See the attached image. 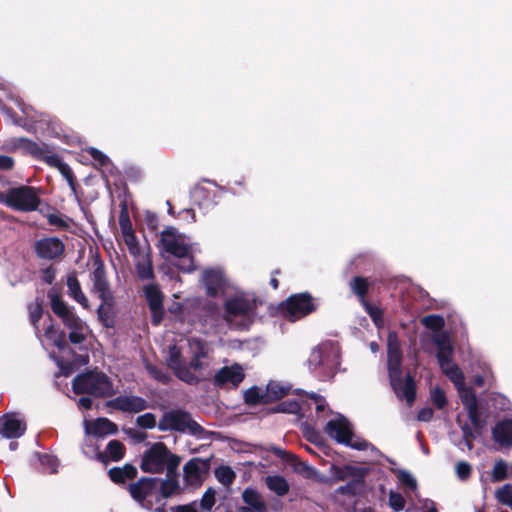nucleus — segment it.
<instances>
[{
	"label": "nucleus",
	"instance_id": "obj_1",
	"mask_svg": "<svg viewBox=\"0 0 512 512\" xmlns=\"http://www.w3.org/2000/svg\"><path fill=\"white\" fill-rule=\"evenodd\" d=\"M422 324L435 331L434 342L437 346V359L442 372L456 387L459 397L467 410L468 417L476 429L482 427L479 418L478 405L475 393L465 386L462 370L453 362V346L450 337L439 331L444 326V319L438 315H428L422 318Z\"/></svg>",
	"mask_w": 512,
	"mask_h": 512
},
{
	"label": "nucleus",
	"instance_id": "obj_2",
	"mask_svg": "<svg viewBox=\"0 0 512 512\" xmlns=\"http://www.w3.org/2000/svg\"><path fill=\"white\" fill-rule=\"evenodd\" d=\"M187 353L190 360L185 363L182 360L181 351L173 346L169 350L167 363L180 380L193 384L208 373L211 365V349L206 342L198 338H191L188 340Z\"/></svg>",
	"mask_w": 512,
	"mask_h": 512
},
{
	"label": "nucleus",
	"instance_id": "obj_3",
	"mask_svg": "<svg viewBox=\"0 0 512 512\" xmlns=\"http://www.w3.org/2000/svg\"><path fill=\"white\" fill-rule=\"evenodd\" d=\"M40 341L46 350L50 351L51 357L57 362V365L64 376L69 375L75 368L86 365L89 362L87 355L80 356L74 361H70V349L65 340V334L50 324L44 335L40 336Z\"/></svg>",
	"mask_w": 512,
	"mask_h": 512
},
{
	"label": "nucleus",
	"instance_id": "obj_4",
	"mask_svg": "<svg viewBox=\"0 0 512 512\" xmlns=\"http://www.w3.org/2000/svg\"><path fill=\"white\" fill-rule=\"evenodd\" d=\"M160 249L179 260L178 268L184 272L194 270L195 246L190 239L174 228H167L160 235Z\"/></svg>",
	"mask_w": 512,
	"mask_h": 512
},
{
	"label": "nucleus",
	"instance_id": "obj_5",
	"mask_svg": "<svg viewBox=\"0 0 512 512\" xmlns=\"http://www.w3.org/2000/svg\"><path fill=\"white\" fill-rule=\"evenodd\" d=\"M388 370L391 385L401 399L411 405L415 399V384L410 376H407L404 381L401 379V351L397 335L390 332L388 335Z\"/></svg>",
	"mask_w": 512,
	"mask_h": 512
},
{
	"label": "nucleus",
	"instance_id": "obj_6",
	"mask_svg": "<svg viewBox=\"0 0 512 512\" xmlns=\"http://www.w3.org/2000/svg\"><path fill=\"white\" fill-rule=\"evenodd\" d=\"M51 308L59 316L64 325L69 329V340L74 344L84 342L90 333V329L55 293H49Z\"/></svg>",
	"mask_w": 512,
	"mask_h": 512
},
{
	"label": "nucleus",
	"instance_id": "obj_7",
	"mask_svg": "<svg viewBox=\"0 0 512 512\" xmlns=\"http://www.w3.org/2000/svg\"><path fill=\"white\" fill-rule=\"evenodd\" d=\"M129 491L143 508L154 512H164L165 501L161 494L159 482L154 479H141L130 485Z\"/></svg>",
	"mask_w": 512,
	"mask_h": 512
},
{
	"label": "nucleus",
	"instance_id": "obj_8",
	"mask_svg": "<svg viewBox=\"0 0 512 512\" xmlns=\"http://www.w3.org/2000/svg\"><path fill=\"white\" fill-rule=\"evenodd\" d=\"M73 390L77 394L87 393L98 397L114 394L113 384L102 372L89 371L73 380Z\"/></svg>",
	"mask_w": 512,
	"mask_h": 512
},
{
	"label": "nucleus",
	"instance_id": "obj_9",
	"mask_svg": "<svg viewBox=\"0 0 512 512\" xmlns=\"http://www.w3.org/2000/svg\"><path fill=\"white\" fill-rule=\"evenodd\" d=\"M324 431L336 442L345 444L353 449L367 450L371 447L366 440L353 434L349 422L342 415H336L334 419L328 421Z\"/></svg>",
	"mask_w": 512,
	"mask_h": 512
},
{
	"label": "nucleus",
	"instance_id": "obj_10",
	"mask_svg": "<svg viewBox=\"0 0 512 512\" xmlns=\"http://www.w3.org/2000/svg\"><path fill=\"white\" fill-rule=\"evenodd\" d=\"M179 461L174 458L162 443L153 445L143 456L141 468L144 472L159 473L164 469L172 470Z\"/></svg>",
	"mask_w": 512,
	"mask_h": 512
},
{
	"label": "nucleus",
	"instance_id": "obj_11",
	"mask_svg": "<svg viewBox=\"0 0 512 512\" xmlns=\"http://www.w3.org/2000/svg\"><path fill=\"white\" fill-rule=\"evenodd\" d=\"M315 309L316 304L307 293L292 295L280 307L283 316L292 322L305 317Z\"/></svg>",
	"mask_w": 512,
	"mask_h": 512
},
{
	"label": "nucleus",
	"instance_id": "obj_12",
	"mask_svg": "<svg viewBox=\"0 0 512 512\" xmlns=\"http://www.w3.org/2000/svg\"><path fill=\"white\" fill-rule=\"evenodd\" d=\"M5 203L17 210L32 211L39 204V198L31 187H18L10 189L5 196Z\"/></svg>",
	"mask_w": 512,
	"mask_h": 512
},
{
	"label": "nucleus",
	"instance_id": "obj_13",
	"mask_svg": "<svg viewBox=\"0 0 512 512\" xmlns=\"http://www.w3.org/2000/svg\"><path fill=\"white\" fill-rule=\"evenodd\" d=\"M158 427L162 431L177 430L191 434H197L200 430V426L187 413L181 411L165 413L159 421Z\"/></svg>",
	"mask_w": 512,
	"mask_h": 512
},
{
	"label": "nucleus",
	"instance_id": "obj_14",
	"mask_svg": "<svg viewBox=\"0 0 512 512\" xmlns=\"http://www.w3.org/2000/svg\"><path fill=\"white\" fill-rule=\"evenodd\" d=\"M254 304L244 297L238 295L226 302V312L228 321L234 322L238 317L242 318L240 327L246 328L252 321Z\"/></svg>",
	"mask_w": 512,
	"mask_h": 512
},
{
	"label": "nucleus",
	"instance_id": "obj_15",
	"mask_svg": "<svg viewBox=\"0 0 512 512\" xmlns=\"http://www.w3.org/2000/svg\"><path fill=\"white\" fill-rule=\"evenodd\" d=\"M144 293L152 314V322L159 325L164 317L163 294L154 284L146 285Z\"/></svg>",
	"mask_w": 512,
	"mask_h": 512
},
{
	"label": "nucleus",
	"instance_id": "obj_16",
	"mask_svg": "<svg viewBox=\"0 0 512 512\" xmlns=\"http://www.w3.org/2000/svg\"><path fill=\"white\" fill-rule=\"evenodd\" d=\"M26 430L24 420L15 413L0 417V434L5 438H19Z\"/></svg>",
	"mask_w": 512,
	"mask_h": 512
},
{
	"label": "nucleus",
	"instance_id": "obj_17",
	"mask_svg": "<svg viewBox=\"0 0 512 512\" xmlns=\"http://www.w3.org/2000/svg\"><path fill=\"white\" fill-rule=\"evenodd\" d=\"M36 254L43 259L52 260L60 257L64 252V244L55 237L43 238L34 244Z\"/></svg>",
	"mask_w": 512,
	"mask_h": 512
},
{
	"label": "nucleus",
	"instance_id": "obj_18",
	"mask_svg": "<svg viewBox=\"0 0 512 512\" xmlns=\"http://www.w3.org/2000/svg\"><path fill=\"white\" fill-rule=\"evenodd\" d=\"M207 470V461L199 458H193L184 466V479L190 486H199L202 483Z\"/></svg>",
	"mask_w": 512,
	"mask_h": 512
},
{
	"label": "nucleus",
	"instance_id": "obj_19",
	"mask_svg": "<svg viewBox=\"0 0 512 512\" xmlns=\"http://www.w3.org/2000/svg\"><path fill=\"white\" fill-rule=\"evenodd\" d=\"M202 282L206 287L207 294L215 296L224 292L226 282L220 269H207L203 272Z\"/></svg>",
	"mask_w": 512,
	"mask_h": 512
},
{
	"label": "nucleus",
	"instance_id": "obj_20",
	"mask_svg": "<svg viewBox=\"0 0 512 512\" xmlns=\"http://www.w3.org/2000/svg\"><path fill=\"white\" fill-rule=\"evenodd\" d=\"M244 369L239 364L225 366L221 368L215 375V380L220 385L237 386L243 379Z\"/></svg>",
	"mask_w": 512,
	"mask_h": 512
},
{
	"label": "nucleus",
	"instance_id": "obj_21",
	"mask_svg": "<svg viewBox=\"0 0 512 512\" xmlns=\"http://www.w3.org/2000/svg\"><path fill=\"white\" fill-rule=\"evenodd\" d=\"M86 435L106 436L116 432V426L106 418H99L94 421L84 420Z\"/></svg>",
	"mask_w": 512,
	"mask_h": 512
},
{
	"label": "nucleus",
	"instance_id": "obj_22",
	"mask_svg": "<svg viewBox=\"0 0 512 512\" xmlns=\"http://www.w3.org/2000/svg\"><path fill=\"white\" fill-rule=\"evenodd\" d=\"M92 281L95 292L98 293L99 297L104 301V303L98 309L99 316H102L105 305L108 304L111 299V294L102 268L98 267L94 271Z\"/></svg>",
	"mask_w": 512,
	"mask_h": 512
},
{
	"label": "nucleus",
	"instance_id": "obj_23",
	"mask_svg": "<svg viewBox=\"0 0 512 512\" xmlns=\"http://www.w3.org/2000/svg\"><path fill=\"white\" fill-rule=\"evenodd\" d=\"M113 406L125 412H140L146 408V401L137 396H122L113 401Z\"/></svg>",
	"mask_w": 512,
	"mask_h": 512
},
{
	"label": "nucleus",
	"instance_id": "obj_24",
	"mask_svg": "<svg viewBox=\"0 0 512 512\" xmlns=\"http://www.w3.org/2000/svg\"><path fill=\"white\" fill-rule=\"evenodd\" d=\"M494 440L505 446H512V421H503L493 430Z\"/></svg>",
	"mask_w": 512,
	"mask_h": 512
},
{
	"label": "nucleus",
	"instance_id": "obj_25",
	"mask_svg": "<svg viewBox=\"0 0 512 512\" xmlns=\"http://www.w3.org/2000/svg\"><path fill=\"white\" fill-rule=\"evenodd\" d=\"M330 474L335 481H344L350 478L356 479L361 476L360 469L351 465H332L330 468Z\"/></svg>",
	"mask_w": 512,
	"mask_h": 512
},
{
	"label": "nucleus",
	"instance_id": "obj_26",
	"mask_svg": "<svg viewBox=\"0 0 512 512\" xmlns=\"http://www.w3.org/2000/svg\"><path fill=\"white\" fill-rule=\"evenodd\" d=\"M67 287L68 294L71 296L76 302H78L83 308H89V302L86 296L83 294L80 283L77 280L75 275H69L67 277Z\"/></svg>",
	"mask_w": 512,
	"mask_h": 512
},
{
	"label": "nucleus",
	"instance_id": "obj_27",
	"mask_svg": "<svg viewBox=\"0 0 512 512\" xmlns=\"http://www.w3.org/2000/svg\"><path fill=\"white\" fill-rule=\"evenodd\" d=\"M243 501L248 505L247 508H251L256 512H265L266 505L262 496L254 489L247 488L243 492Z\"/></svg>",
	"mask_w": 512,
	"mask_h": 512
},
{
	"label": "nucleus",
	"instance_id": "obj_28",
	"mask_svg": "<svg viewBox=\"0 0 512 512\" xmlns=\"http://www.w3.org/2000/svg\"><path fill=\"white\" fill-rule=\"evenodd\" d=\"M137 469L131 465H125L123 468H112L109 470L110 479L115 483H123L136 476Z\"/></svg>",
	"mask_w": 512,
	"mask_h": 512
},
{
	"label": "nucleus",
	"instance_id": "obj_29",
	"mask_svg": "<svg viewBox=\"0 0 512 512\" xmlns=\"http://www.w3.org/2000/svg\"><path fill=\"white\" fill-rule=\"evenodd\" d=\"M267 487L278 496L285 495L289 490V484L286 479L279 475L268 476L265 479Z\"/></svg>",
	"mask_w": 512,
	"mask_h": 512
},
{
	"label": "nucleus",
	"instance_id": "obj_30",
	"mask_svg": "<svg viewBox=\"0 0 512 512\" xmlns=\"http://www.w3.org/2000/svg\"><path fill=\"white\" fill-rule=\"evenodd\" d=\"M245 401L248 404L268 403L266 387H252L244 394Z\"/></svg>",
	"mask_w": 512,
	"mask_h": 512
},
{
	"label": "nucleus",
	"instance_id": "obj_31",
	"mask_svg": "<svg viewBox=\"0 0 512 512\" xmlns=\"http://www.w3.org/2000/svg\"><path fill=\"white\" fill-rule=\"evenodd\" d=\"M266 391L268 401L272 402L285 396L289 391V387L280 382L271 381L267 384Z\"/></svg>",
	"mask_w": 512,
	"mask_h": 512
},
{
	"label": "nucleus",
	"instance_id": "obj_32",
	"mask_svg": "<svg viewBox=\"0 0 512 512\" xmlns=\"http://www.w3.org/2000/svg\"><path fill=\"white\" fill-rule=\"evenodd\" d=\"M107 457L112 461H119L124 455V446L121 442L113 440L107 445Z\"/></svg>",
	"mask_w": 512,
	"mask_h": 512
},
{
	"label": "nucleus",
	"instance_id": "obj_33",
	"mask_svg": "<svg viewBox=\"0 0 512 512\" xmlns=\"http://www.w3.org/2000/svg\"><path fill=\"white\" fill-rule=\"evenodd\" d=\"M217 480L223 485H230L235 479L234 471L228 466H220L215 470Z\"/></svg>",
	"mask_w": 512,
	"mask_h": 512
},
{
	"label": "nucleus",
	"instance_id": "obj_34",
	"mask_svg": "<svg viewBox=\"0 0 512 512\" xmlns=\"http://www.w3.org/2000/svg\"><path fill=\"white\" fill-rule=\"evenodd\" d=\"M512 470L503 460L496 461L492 470V479L495 482L501 481L508 476V471Z\"/></svg>",
	"mask_w": 512,
	"mask_h": 512
},
{
	"label": "nucleus",
	"instance_id": "obj_35",
	"mask_svg": "<svg viewBox=\"0 0 512 512\" xmlns=\"http://www.w3.org/2000/svg\"><path fill=\"white\" fill-rule=\"evenodd\" d=\"M495 497L498 502L512 507V486L509 484L503 485L496 490Z\"/></svg>",
	"mask_w": 512,
	"mask_h": 512
},
{
	"label": "nucleus",
	"instance_id": "obj_36",
	"mask_svg": "<svg viewBox=\"0 0 512 512\" xmlns=\"http://www.w3.org/2000/svg\"><path fill=\"white\" fill-rule=\"evenodd\" d=\"M326 348H315L311 352L308 362L310 366L317 367V366H328V361L326 358H324V350Z\"/></svg>",
	"mask_w": 512,
	"mask_h": 512
},
{
	"label": "nucleus",
	"instance_id": "obj_37",
	"mask_svg": "<svg viewBox=\"0 0 512 512\" xmlns=\"http://www.w3.org/2000/svg\"><path fill=\"white\" fill-rule=\"evenodd\" d=\"M432 403L438 408L442 409L447 404L445 392L440 387H433L430 392Z\"/></svg>",
	"mask_w": 512,
	"mask_h": 512
},
{
	"label": "nucleus",
	"instance_id": "obj_38",
	"mask_svg": "<svg viewBox=\"0 0 512 512\" xmlns=\"http://www.w3.org/2000/svg\"><path fill=\"white\" fill-rule=\"evenodd\" d=\"M159 486L161 489V494L163 495V500L173 495L178 489V483L173 478H168L163 482H159Z\"/></svg>",
	"mask_w": 512,
	"mask_h": 512
},
{
	"label": "nucleus",
	"instance_id": "obj_39",
	"mask_svg": "<svg viewBox=\"0 0 512 512\" xmlns=\"http://www.w3.org/2000/svg\"><path fill=\"white\" fill-rule=\"evenodd\" d=\"M350 286L353 292L363 299L368 288L367 281L364 278L356 277L351 281ZM363 301L364 300H362V302Z\"/></svg>",
	"mask_w": 512,
	"mask_h": 512
},
{
	"label": "nucleus",
	"instance_id": "obj_40",
	"mask_svg": "<svg viewBox=\"0 0 512 512\" xmlns=\"http://www.w3.org/2000/svg\"><path fill=\"white\" fill-rule=\"evenodd\" d=\"M136 267L140 278L149 279L153 276L152 265L148 259H143L142 261H139Z\"/></svg>",
	"mask_w": 512,
	"mask_h": 512
},
{
	"label": "nucleus",
	"instance_id": "obj_41",
	"mask_svg": "<svg viewBox=\"0 0 512 512\" xmlns=\"http://www.w3.org/2000/svg\"><path fill=\"white\" fill-rule=\"evenodd\" d=\"M40 462L42 466L46 468L50 473L57 471L58 460L56 457L45 454L40 457Z\"/></svg>",
	"mask_w": 512,
	"mask_h": 512
},
{
	"label": "nucleus",
	"instance_id": "obj_42",
	"mask_svg": "<svg viewBox=\"0 0 512 512\" xmlns=\"http://www.w3.org/2000/svg\"><path fill=\"white\" fill-rule=\"evenodd\" d=\"M455 470L460 480H466L467 478H469L472 468L468 462L460 461L456 464Z\"/></svg>",
	"mask_w": 512,
	"mask_h": 512
},
{
	"label": "nucleus",
	"instance_id": "obj_43",
	"mask_svg": "<svg viewBox=\"0 0 512 512\" xmlns=\"http://www.w3.org/2000/svg\"><path fill=\"white\" fill-rule=\"evenodd\" d=\"M215 504V492L212 489H208L203 495L199 506L206 511H209Z\"/></svg>",
	"mask_w": 512,
	"mask_h": 512
},
{
	"label": "nucleus",
	"instance_id": "obj_44",
	"mask_svg": "<svg viewBox=\"0 0 512 512\" xmlns=\"http://www.w3.org/2000/svg\"><path fill=\"white\" fill-rule=\"evenodd\" d=\"M363 305H364L366 311L368 312V314L373 319L375 325L377 327H380L382 325V312H381V310L378 309L377 307L369 305L365 301H363Z\"/></svg>",
	"mask_w": 512,
	"mask_h": 512
},
{
	"label": "nucleus",
	"instance_id": "obj_45",
	"mask_svg": "<svg viewBox=\"0 0 512 512\" xmlns=\"http://www.w3.org/2000/svg\"><path fill=\"white\" fill-rule=\"evenodd\" d=\"M389 505L395 511H400L404 508L405 500L401 494L396 493V492H391L389 494Z\"/></svg>",
	"mask_w": 512,
	"mask_h": 512
},
{
	"label": "nucleus",
	"instance_id": "obj_46",
	"mask_svg": "<svg viewBox=\"0 0 512 512\" xmlns=\"http://www.w3.org/2000/svg\"><path fill=\"white\" fill-rule=\"evenodd\" d=\"M400 482L407 486L410 490L415 491L417 488V482L415 478L406 471H400L398 474Z\"/></svg>",
	"mask_w": 512,
	"mask_h": 512
},
{
	"label": "nucleus",
	"instance_id": "obj_47",
	"mask_svg": "<svg viewBox=\"0 0 512 512\" xmlns=\"http://www.w3.org/2000/svg\"><path fill=\"white\" fill-rule=\"evenodd\" d=\"M137 424L142 428H153L156 425V418L151 413H146L138 417Z\"/></svg>",
	"mask_w": 512,
	"mask_h": 512
},
{
	"label": "nucleus",
	"instance_id": "obj_48",
	"mask_svg": "<svg viewBox=\"0 0 512 512\" xmlns=\"http://www.w3.org/2000/svg\"><path fill=\"white\" fill-rule=\"evenodd\" d=\"M295 470L308 478L313 477L316 474V470L314 468L302 461H297L295 463Z\"/></svg>",
	"mask_w": 512,
	"mask_h": 512
},
{
	"label": "nucleus",
	"instance_id": "obj_49",
	"mask_svg": "<svg viewBox=\"0 0 512 512\" xmlns=\"http://www.w3.org/2000/svg\"><path fill=\"white\" fill-rule=\"evenodd\" d=\"M29 309L31 321L35 328H37V321L41 318L43 312L42 306L38 302H35Z\"/></svg>",
	"mask_w": 512,
	"mask_h": 512
},
{
	"label": "nucleus",
	"instance_id": "obj_50",
	"mask_svg": "<svg viewBox=\"0 0 512 512\" xmlns=\"http://www.w3.org/2000/svg\"><path fill=\"white\" fill-rule=\"evenodd\" d=\"M125 244L128 246V249L132 255H138L139 248L137 245L136 237L134 234L126 235L123 237Z\"/></svg>",
	"mask_w": 512,
	"mask_h": 512
},
{
	"label": "nucleus",
	"instance_id": "obj_51",
	"mask_svg": "<svg viewBox=\"0 0 512 512\" xmlns=\"http://www.w3.org/2000/svg\"><path fill=\"white\" fill-rule=\"evenodd\" d=\"M57 166H58V169L61 172V174L72 185L73 176H72V171H71L70 167L67 164H65V163H63L61 161H57Z\"/></svg>",
	"mask_w": 512,
	"mask_h": 512
},
{
	"label": "nucleus",
	"instance_id": "obj_52",
	"mask_svg": "<svg viewBox=\"0 0 512 512\" xmlns=\"http://www.w3.org/2000/svg\"><path fill=\"white\" fill-rule=\"evenodd\" d=\"M120 225H121V231H122L123 237H125L126 235L134 234L131 224L128 219H124L123 217H121Z\"/></svg>",
	"mask_w": 512,
	"mask_h": 512
},
{
	"label": "nucleus",
	"instance_id": "obj_53",
	"mask_svg": "<svg viewBox=\"0 0 512 512\" xmlns=\"http://www.w3.org/2000/svg\"><path fill=\"white\" fill-rule=\"evenodd\" d=\"M433 417V410L431 408H423L418 413V419L420 421H429Z\"/></svg>",
	"mask_w": 512,
	"mask_h": 512
},
{
	"label": "nucleus",
	"instance_id": "obj_54",
	"mask_svg": "<svg viewBox=\"0 0 512 512\" xmlns=\"http://www.w3.org/2000/svg\"><path fill=\"white\" fill-rule=\"evenodd\" d=\"M13 159L9 156L0 155V169L7 170L12 168Z\"/></svg>",
	"mask_w": 512,
	"mask_h": 512
},
{
	"label": "nucleus",
	"instance_id": "obj_55",
	"mask_svg": "<svg viewBox=\"0 0 512 512\" xmlns=\"http://www.w3.org/2000/svg\"><path fill=\"white\" fill-rule=\"evenodd\" d=\"M89 153L94 159L99 160L101 164H105L108 161L107 157L97 149L91 148Z\"/></svg>",
	"mask_w": 512,
	"mask_h": 512
},
{
	"label": "nucleus",
	"instance_id": "obj_56",
	"mask_svg": "<svg viewBox=\"0 0 512 512\" xmlns=\"http://www.w3.org/2000/svg\"><path fill=\"white\" fill-rule=\"evenodd\" d=\"M80 409H90L92 407V400L88 397H82L78 401Z\"/></svg>",
	"mask_w": 512,
	"mask_h": 512
},
{
	"label": "nucleus",
	"instance_id": "obj_57",
	"mask_svg": "<svg viewBox=\"0 0 512 512\" xmlns=\"http://www.w3.org/2000/svg\"><path fill=\"white\" fill-rule=\"evenodd\" d=\"M178 512H198L197 504L193 503L190 505L178 507Z\"/></svg>",
	"mask_w": 512,
	"mask_h": 512
},
{
	"label": "nucleus",
	"instance_id": "obj_58",
	"mask_svg": "<svg viewBox=\"0 0 512 512\" xmlns=\"http://www.w3.org/2000/svg\"><path fill=\"white\" fill-rule=\"evenodd\" d=\"M315 403H316V410H317L318 413L325 410L326 403H325V401L323 399L315 398Z\"/></svg>",
	"mask_w": 512,
	"mask_h": 512
},
{
	"label": "nucleus",
	"instance_id": "obj_59",
	"mask_svg": "<svg viewBox=\"0 0 512 512\" xmlns=\"http://www.w3.org/2000/svg\"><path fill=\"white\" fill-rule=\"evenodd\" d=\"M150 369V372L151 374H153V376L158 379V380H161V381H165L166 380V376L160 372H158L155 368H149Z\"/></svg>",
	"mask_w": 512,
	"mask_h": 512
},
{
	"label": "nucleus",
	"instance_id": "obj_60",
	"mask_svg": "<svg viewBox=\"0 0 512 512\" xmlns=\"http://www.w3.org/2000/svg\"><path fill=\"white\" fill-rule=\"evenodd\" d=\"M17 104L19 107H21L23 113L27 116V117H31L30 113L28 112V107H25L21 102H18L17 101Z\"/></svg>",
	"mask_w": 512,
	"mask_h": 512
},
{
	"label": "nucleus",
	"instance_id": "obj_61",
	"mask_svg": "<svg viewBox=\"0 0 512 512\" xmlns=\"http://www.w3.org/2000/svg\"><path fill=\"white\" fill-rule=\"evenodd\" d=\"M370 348H371L372 352H377V351L379 350V346H378V344H377V343H375V342H372V343L370 344Z\"/></svg>",
	"mask_w": 512,
	"mask_h": 512
},
{
	"label": "nucleus",
	"instance_id": "obj_62",
	"mask_svg": "<svg viewBox=\"0 0 512 512\" xmlns=\"http://www.w3.org/2000/svg\"><path fill=\"white\" fill-rule=\"evenodd\" d=\"M475 383L478 385V386H482L484 384V379L483 377H477L475 379Z\"/></svg>",
	"mask_w": 512,
	"mask_h": 512
},
{
	"label": "nucleus",
	"instance_id": "obj_63",
	"mask_svg": "<svg viewBox=\"0 0 512 512\" xmlns=\"http://www.w3.org/2000/svg\"><path fill=\"white\" fill-rule=\"evenodd\" d=\"M271 285L273 286L274 289L278 287V281L276 278L271 279Z\"/></svg>",
	"mask_w": 512,
	"mask_h": 512
},
{
	"label": "nucleus",
	"instance_id": "obj_64",
	"mask_svg": "<svg viewBox=\"0 0 512 512\" xmlns=\"http://www.w3.org/2000/svg\"><path fill=\"white\" fill-rule=\"evenodd\" d=\"M9 446H10V449H11V450H15V449H16V447H17V443H15V442H11Z\"/></svg>",
	"mask_w": 512,
	"mask_h": 512
}]
</instances>
